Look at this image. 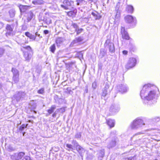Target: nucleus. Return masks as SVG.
<instances>
[{"mask_svg": "<svg viewBox=\"0 0 160 160\" xmlns=\"http://www.w3.org/2000/svg\"><path fill=\"white\" fill-rule=\"evenodd\" d=\"M57 113L55 112H54L52 115V117L53 118H55L56 117Z\"/></svg>", "mask_w": 160, "mask_h": 160, "instance_id": "0e129e2a", "label": "nucleus"}, {"mask_svg": "<svg viewBox=\"0 0 160 160\" xmlns=\"http://www.w3.org/2000/svg\"><path fill=\"white\" fill-rule=\"evenodd\" d=\"M117 12L115 16V21H118V19L120 17V11H116Z\"/></svg>", "mask_w": 160, "mask_h": 160, "instance_id": "58836bf2", "label": "nucleus"}, {"mask_svg": "<svg viewBox=\"0 0 160 160\" xmlns=\"http://www.w3.org/2000/svg\"><path fill=\"white\" fill-rule=\"evenodd\" d=\"M28 125V124H22L19 128V131H22L24 130V129L26 128Z\"/></svg>", "mask_w": 160, "mask_h": 160, "instance_id": "f704fd0d", "label": "nucleus"}, {"mask_svg": "<svg viewBox=\"0 0 160 160\" xmlns=\"http://www.w3.org/2000/svg\"><path fill=\"white\" fill-rule=\"evenodd\" d=\"M12 72L13 73V76H19V72L16 68H12Z\"/></svg>", "mask_w": 160, "mask_h": 160, "instance_id": "393cba45", "label": "nucleus"}, {"mask_svg": "<svg viewBox=\"0 0 160 160\" xmlns=\"http://www.w3.org/2000/svg\"><path fill=\"white\" fill-rule=\"evenodd\" d=\"M92 156H88L86 158V160H92Z\"/></svg>", "mask_w": 160, "mask_h": 160, "instance_id": "bf43d9fd", "label": "nucleus"}, {"mask_svg": "<svg viewBox=\"0 0 160 160\" xmlns=\"http://www.w3.org/2000/svg\"><path fill=\"white\" fill-rule=\"evenodd\" d=\"M119 108V106L118 104H113L111 106L110 108V111L112 112H118Z\"/></svg>", "mask_w": 160, "mask_h": 160, "instance_id": "ddd939ff", "label": "nucleus"}, {"mask_svg": "<svg viewBox=\"0 0 160 160\" xmlns=\"http://www.w3.org/2000/svg\"><path fill=\"white\" fill-rule=\"evenodd\" d=\"M153 86L150 84L145 85L141 91L140 96L142 99H145L148 101H150L155 98L156 92L154 90H151L152 87Z\"/></svg>", "mask_w": 160, "mask_h": 160, "instance_id": "f257e3e1", "label": "nucleus"}, {"mask_svg": "<svg viewBox=\"0 0 160 160\" xmlns=\"http://www.w3.org/2000/svg\"><path fill=\"white\" fill-rule=\"evenodd\" d=\"M36 38V36H35L34 35H32V34L31 35V36H30V37H29V38L30 39H32L34 40Z\"/></svg>", "mask_w": 160, "mask_h": 160, "instance_id": "5fc2aeb1", "label": "nucleus"}, {"mask_svg": "<svg viewBox=\"0 0 160 160\" xmlns=\"http://www.w3.org/2000/svg\"><path fill=\"white\" fill-rule=\"evenodd\" d=\"M31 35V34L28 32H26L25 33V35L29 38L30 36Z\"/></svg>", "mask_w": 160, "mask_h": 160, "instance_id": "4d7b16f0", "label": "nucleus"}, {"mask_svg": "<svg viewBox=\"0 0 160 160\" xmlns=\"http://www.w3.org/2000/svg\"><path fill=\"white\" fill-rule=\"evenodd\" d=\"M33 53L29 52H25L24 53V56L26 60L29 61L31 59Z\"/></svg>", "mask_w": 160, "mask_h": 160, "instance_id": "dca6fc26", "label": "nucleus"}, {"mask_svg": "<svg viewBox=\"0 0 160 160\" xmlns=\"http://www.w3.org/2000/svg\"><path fill=\"white\" fill-rule=\"evenodd\" d=\"M6 29L7 30V32L6 33L7 36H10L12 34V32L13 29V25H10L7 24L6 25Z\"/></svg>", "mask_w": 160, "mask_h": 160, "instance_id": "f8f14e48", "label": "nucleus"}, {"mask_svg": "<svg viewBox=\"0 0 160 160\" xmlns=\"http://www.w3.org/2000/svg\"><path fill=\"white\" fill-rule=\"evenodd\" d=\"M104 46L106 47H107L109 49V52L112 53L115 52V48L113 43L111 42L109 39H107L106 40Z\"/></svg>", "mask_w": 160, "mask_h": 160, "instance_id": "39448f33", "label": "nucleus"}, {"mask_svg": "<svg viewBox=\"0 0 160 160\" xmlns=\"http://www.w3.org/2000/svg\"><path fill=\"white\" fill-rule=\"evenodd\" d=\"M67 90L69 94H70L71 92H72V90H71L70 88H68L67 89Z\"/></svg>", "mask_w": 160, "mask_h": 160, "instance_id": "13d9d810", "label": "nucleus"}, {"mask_svg": "<svg viewBox=\"0 0 160 160\" xmlns=\"http://www.w3.org/2000/svg\"><path fill=\"white\" fill-rule=\"evenodd\" d=\"M63 39L61 38H58L56 41V43L58 45H59L61 44L63 42Z\"/></svg>", "mask_w": 160, "mask_h": 160, "instance_id": "7c9ffc66", "label": "nucleus"}, {"mask_svg": "<svg viewBox=\"0 0 160 160\" xmlns=\"http://www.w3.org/2000/svg\"><path fill=\"white\" fill-rule=\"evenodd\" d=\"M25 154V153L23 152L15 153L11 155L10 158L12 160H19L22 158Z\"/></svg>", "mask_w": 160, "mask_h": 160, "instance_id": "423d86ee", "label": "nucleus"}, {"mask_svg": "<svg viewBox=\"0 0 160 160\" xmlns=\"http://www.w3.org/2000/svg\"><path fill=\"white\" fill-rule=\"evenodd\" d=\"M5 49L3 48L0 47V58L2 57L4 54Z\"/></svg>", "mask_w": 160, "mask_h": 160, "instance_id": "ea45409f", "label": "nucleus"}, {"mask_svg": "<svg viewBox=\"0 0 160 160\" xmlns=\"http://www.w3.org/2000/svg\"><path fill=\"white\" fill-rule=\"evenodd\" d=\"M27 28V26L25 25H22V29L23 30H25Z\"/></svg>", "mask_w": 160, "mask_h": 160, "instance_id": "6e6d98bb", "label": "nucleus"}, {"mask_svg": "<svg viewBox=\"0 0 160 160\" xmlns=\"http://www.w3.org/2000/svg\"><path fill=\"white\" fill-rule=\"evenodd\" d=\"M72 143L76 148V150L78 152L80 156L82 157V154L85 152L84 149L79 145L78 142L75 140H72Z\"/></svg>", "mask_w": 160, "mask_h": 160, "instance_id": "20e7f679", "label": "nucleus"}, {"mask_svg": "<svg viewBox=\"0 0 160 160\" xmlns=\"http://www.w3.org/2000/svg\"><path fill=\"white\" fill-rule=\"evenodd\" d=\"M116 138H114V139H113L109 143V144L108 145V147L110 148H112L113 147H114L116 144Z\"/></svg>", "mask_w": 160, "mask_h": 160, "instance_id": "a211bd4d", "label": "nucleus"}, {"mask_svg": "<svg viewBox=\"0 0 160 160\" xmlns=\"http://www.w3.org/2000/svg\"><path fill=\"white\" fill-rule=\"evenodd\" d=\"M12 80L14 83H18L19 81V76H13Z\"/></svg>", "mask_w": 160, "mask_h": 160, "instance_id": "c85d7f7f", "label": "nucleus"}, {"mask_svg": "<svg viewBox=\"0 0 160 160\" xmlns=\"http://www.w3.org/2000/svg\"><path fill=\"white\" fill-rule=\"evenodd\" d=\"M49 49L50 51L53 53H54L56 49V46L55 44L52 45L50 47Z\"/></svg>", "mask_w": 160, "mask_h": 160, "instance_id": "2f4dec72", "label": "nucleus"}, {"mask_svg": "<svg viewBox=\"0 0 160 160\" xmlns=\"http://www.w3.org/2000/svg\"><path fill=\"white\" fill-rule=\"evenodd\" d=\"M33 16L34 15L33 13L31 11L29 12L28 13V16L27 18L28 22H30L33 18Z\"/></svg>", "mask_w": 160, "mask_h": 160, "instance_id": "4be33fe9", "label": "nucleus"}, {"mask_svg": "<svg viewBox=\"0 0 160 160\" xmlns=\"http://www.w3.org/2000/svg\"><path fill=\"white\" fill-rule=\"evenodd\" d=\"M25 132H23L22 134H23V135L24 136L25 134Z\"/></svg>", "mask_w": 160, "mask_h": 160, "instance_id": "774afa93", "label": "nucleus"}, {"mask_svg": "<svg viewBox=\"0 0 160 160\" xmlns=\"http://www.w3.org/2000/svg\"><path fill=\"white\" fill-rule=\"evenodd\" d=\"M145 125L143 121L141 119L137 118L134 120L131 124V128L137 129L141 128Z\"/></svg>", "mask_w": 160, "mask_h": 160, "instance_id": "f03ea898", "label": "nucleus"}, {"mask_svg": "<svg viewBox=\"0 0 160 160\" xmlns=\"http://www.w3.org/2000/svg\"><path fill=\"white\" fill-rule=\"evenodd\" d=\"M107 123L110 128H112L114 126L115 121L114 120L109 119L107 120Z\"/></svg>", "mask_w": 160, "mask_h": 160, "instance_id": "6ab92c4d", "label": "nucleus"}, {"mask_svg": "<svg viewBox=\"0 0 160 160\" xmlns=\"http://www.w3.org/2000/svg\"><path fill=\"white\" fill-rule=\"evenodd\" d=\"M22 160H32L28 156H25L22 159Z\"/></svg>", "mask_w": 160, "mask_h": 160, "instance_id": "09e8293b", "label": "nucleus"}, {"mask_svg": "<svg viewBox=\"0 0 160 160\" xmlns=\"http://www.w3.org/2000/svg\"><path fill=\"white\" fill-rule=\"evenodd\" d=\"M109 87V84L108 82H106L105 84L104 88L102 89V97L105 98L108 93V89Z\"/></svg>", "mask_w": 160, "mask_h": 160, "instance_id": "9d476101", "label": "nucleus"}, {"mask_svg": "<svg viewBox=\"0 0 160 160\" xmlns=\"http://www.w3.org/2000/svg\"><path fill=\"white\" fill-rule=\"evenodd\" d=\"M77 5H82V4H86L87 3L84 0H77Z\"/></svg>", "mask_w": 160, "mask_h": 160, "instance_id": "a878e982", "label": "nucleus"}, {"mask_svg": "<svg viewBox=\"0 0 160 160\" xmlns=\"http://www.w3.org/2000/svg\"><path fill=\"white\" fill-rule=\"evenodd\" d=\"M58 110L60 112L63 113L65 111V108H62L60 109H58Z\"/></svg>", "mask_w": 160, "mask_h": 160, "instance_id": "8fccbe9b", "label": "nucleus"}, {"mask_svg": "<svg viewBox=\"0 0 160 160\" xmlns=\"http://www.w3.org/2000/svg\"><path fill=\"white\" fill-rule=\"evenodd\" d=\"M8 151L9 152L13 151L14 150V149L11 147V146H9L8 148Z\"/></svg>", "mask_w": 160, "mask_h": 160, "instance_id": "de8ad7c7", "label": "nucleus"}, {"mask_svg": "<svg viewBox=\"0 0 160 160\" xmlns=\"http://www.w3.org/2000/svg\"><path fill=\"white\" fill-rule=\"evenodd\" d=\"M126 10L128 13H132L134 11V8L131 5H128L126 8Z\"/></svg>", "mask_w": 160, "mask_h": 160, "instance_id": "aec40b11", "label": "nucleus"}, {"mask_svg": "<svg viewBox=\"0 0 160 160\" xmlns=\"http://www.w3.org/2000/svg\"><path fill=\"white\" fill-rule=\"evenodd\" d=\"M72 25L73 26V28L75 29V31H76V29H77L79 28L78 26L76 23H72Z\"/></svg>", "mask_w": 160, "mask_h": 160, "instance_id": "49530a36", "label": "nucleus"}, {"mask_svg": "<svg viewBox=\"0 0 160 160\" xmlns=\"http://www.w3.org/2000/svg\"><path fill=\"white\" fill-rule=\"evenodd\" d=\"M92 88L94 89H95L97 87V83L95 81L92 83Z\"/></svg>", "mask_w": 160, "mask_h": 160, "instance_id": "864d4df0", "label": "nucleus"}, {"mask_svg": "<svg viewBox=\"0 0 160 160\" xmlns=\"http://www.w3.org/2000/svg\"><path fill=\"white\" fill-rule=\"evenodd\" d=\"M128 52L126 50H124L122 51V53L124 55H127L128 53Z\"/></svg>", "mask_w": 160, "mask_h": 160, "instance_id": "680f3d73", "label": "nucleus"}, {"mask_svg": "<svg viewBox=\"0 0 160 160\" xmlns=\"http://www.w3.org/2000/svg\"><path fill=\"white\" fill-rule=\"evenodd\" d=\"M72 55H70L69 54H67L64 56H62V57L67 58L68 59H69V58H71V57H72Z\"/></svg>", "mask_w": 160, "mask_h": 160, "instance_id": "603ef678", "label": "nucleus"}, {"mask_svg": "<svg viewBox=\"0 0 160 160\" xmlns=\"http://www.w3.org/2000/svg\"><path fill=\"white\" fill-rule=\"evenodd\" d=\"M117 90L122 93L126 92L128 90V88L127 85L125 84H119L117 86Z\"/></svg>", "mask_w": 160, "mask_h": 160, "instance_id": "0eeeda50", "label": "nucleus"}, {"mask_svg": "<svg viewBox=\"0 0 160 160\" xmlns=\"http://www.w3.org/2000/svg\"><path fill=\"white\" fill-rule=\"evenodd\" d=\"M43 33L45 35L49 33V31L47 30H44L43 31Z\"/></svg>", "mask_w": 160, "mask_h": 160, "instance_id": "052dcab7", "label": "nucleus"}, {"mask_svg": "<svg viewBox=\"0 0 160 160\" xmlns=\"http://www.w3.org/2000/svg\"><path fill=\"white\" fill-rule=\"evenodd\" d=\"M25 95V93L24 92H19L17 94L16 96V99L17 101H19L21 98H23Z\"/></svg>", "mask_w": 160, "mask_h": 160, "instance_id": "f3484780", "label": "nucleus"}, {"mask_svg": "<svg viewBox=\"0 0 160 160\" xmlns=\"http://www.w3.org/2000/svg\"><path fill=\"white\" fill-rule=\"evenodd\" d=\"M125 22L130 25L132 27H134L137 23V20L135 17L131 15H127L124 17Z\"/></svg>", "mask_w": 160, "mask_h": 160, "instance_id": "7ed1b4c3", "label": "nucleus"}, {"mask_svg": "<svg viewBox=\"0 0 160 160\" xmlns=\"http://www.w3.org/2000/svg\"><path fill=\"white\" fill-rule=\"evenodd\" d=\"M89 2H90V3L92 2L94 0H87Z\"/></svg>", "mask_w": 160, "mask_h": 160, "instance_id": "69168bd1", "label": "nucleus"}, {"mask_svg": "<svg viewBox=\"0 0 160 160\" xmlns=\"http://www.w3.org/2000/svg\"><path fill=\"white\" fill-rule=\"evenodd\" d=\"M66 66L67 67L69 68H76V66L75 64V62H68L66 64Z\"/></svg>", "mask_w": 160, "mask_h": 160, "instance_id": "412c9836", "label": "nucleus"}, {"mask_svg": "<svg viewBox=\"0 0 160 160\" xmlns=\"http://www.w3.org/2000/svg\"><path fill=\"white\" fill-rule=\"evenodd\" d=\"M120 3L119 2H118L116 5V7H115V10L116 11H120L119 10V8L120 6Z\"/></svg>", "mask_w": 160, "mask_h": 160, "instance_id": "3c124183", "label": "nucleus"}, {"mask_svg": "<svg viewBox=\"0 0 160 160\" xmlns=\"http://www.w3.org/2000/svg\"><path fill=\"white\" fill-rule=\"evenodd\" d=\"M56 108V105H52L51 106V108L48 110V112L49 114H51L53 112L54 110Z\"/></svg>", "mask_w": 160, "mask_h": 160, "instance_id": "bb28decb", "label": "nucleus"}, {"mask_svg": "<svg viewBox=\"0 0 160 160\" xmlns=\"http://www.w3.org/2000/svg\"><path fill=\"white\" fill-rule=\"evenodd\" d=\"M105 155V150L102 149L99 150L98 153V158L100 160H102Z\"/></svg>", "mask_w": 160, "mask_h": 160, "instance_id": "2eb2a0df", "label": "nucleus"}, {"mask_svg": "<svg viewBox=\"0 0 160 160\" xmlns=\"http://www.w3.org/2000/svg\"><path fill=\"white\" fill-rule=\"evenodd\" d=\"M83 38L82 37H79L75 38L73 40L71 43V45L72 46H73L76 44L80 43L83 41Z\"/></svg>", "mask_w": 160, "mask_h": 160, "instance_id": "4468645a", "label": "nucleus"}, {"mask_svg": "<svg viewBox=\"0 0 160 160\" xmlns=\"http://www.w3.org/2000/svg\"><path fill=\"white\" fill-rule=\"evenodd\" d=\"M19 8L21 12H24L28 9V6H27L20 5Z\"/></svg>", "mask_w": 160, "mask_h": 160, "instance_id": "b1692460", "label": "nucleus"}, {"mask_svg": "<svg viewBox=\"0 0 160 160\" xmlns=\"http://www.w3.org/2000/svg\"><path fill=\"white\" fill-rule=\"evenodd\" d=\"M121 33L122 37L123 39L126 40H129L130 37L128 32L125 31V28L122 27L121 28Z\"/></svg>", "mask_w": 160, "mask_h": 160, "instance_id": "9b49d317", "label": "nucleus"}, {"mask_svg": "<svg viewBox=\"0 0 160 160\" xmlns=\"http://www.w3.org/2000/svg\"><path fill=\"white\" fill-rule=\"evenodd\" d=\"M10 17V18H12L14 17L15 15V10L13 9L10 10L9 11Z\"/></svg>", "mask_w": 160, "mask_h": 160, "instance_id": "cd10ccee", "label": "nucleus"}, {"mask_svg": "<svg viewBox=\"0 0 160 160\" xmlns=\"http://www.w3.org/2000/svg\"><path fill=\"white\" fill-rule=\"evenodd\" d=\"M92 15L94 17L95 20L99 19L101 17V16L97 12H92Z\"/></svg>", "mask_w": 160, "mask_h": 160, "instance_id": "5701e85b", "label": "nucleus"}, {"mask_svg": "<svg viewBox=\"0 0 160 160\" xmlns=\"http://www.w3.org/2000/svg\"><path fill=\"white\" fill-rule=\"evenodd\" d=\"M65 145L67 148L71 150L74 149V148L75 147H74L73 145V146L72 145L69 144H66Z\"/></svg>", "mask_w": 160, "mask_h": 160, "instance_id": "4c0bfd02", "label": "nucleus"}, {"mask_svg": "<svg viewBox=\"0 0 160 160\" xmlns=\"http://www.w3.org/2000/svg\"><path fill=\"white\" fill-rule=\"evenodd\" d=\"M32 3L34 5L41 4L43 1L40 0H34L32 1Z\"/></svg>", "mask_w": 160, "mask_h": 160, "instance_id": "72a5a7b5", "label": "nucleus"}, {"mask_svg": "<svg viewBox=\"0 0 160 160\" xmlns=\"http://www.w3.org/2000/svg\"><path fill=\"white\" fill-rule=\"evenodd\" d=\"M81 132H78L75 135V137L77 139L80 138H81Z\"/></svg>", "mask_w": 160, "mask_h": 160, "instance_id": "37998d69", "label": "nucleus"}, {"mask_svg": "<svg viewBox=\"0 0 160 160\" xmlns=\"http://www.w3.org/2000/svg\"><path fill=\"white\" fill-rule=\"evenodd\" d=\"M136 155H134L133 156L125 158L124 160H136Z\"/></svg>", "mask_w": 160, "mask_h": 160, "instance_id": "c9c22d12", "label": "nucleus"}, {"mask_svg": "<svg viewBox=\"0 0 160 160\" xmlns=\"http://www.w3.org/2000/svg\"><path fill=\"white\" fill-rule=\"evenodd\" d=\"M63 5H61V7L65 10L68 9V7L72 6L73 2L71 0H64L63 2Z\"/></svg>", "mask_w": 160, "mask_h": 160, "instance_id": "1a4fd4ad", "label": "nucleus"}, {"mask_svg": "<svg viewBox=\"0 0 160 160\" xmlns=\"http://www.w3.org/2000/svg\"><path fill=\"white\" fill-rule=\"evenodd\" d=\"M35 101H31L30 103V105L33 109H35L37 106V104Z\"/></svg>", "mask_w": 160, "mask_h": 160, "instance_id": "473e14b6", "label": "nucleus"}, {"mask_svg": "<svg viewBox=\"0 0 160 160\" xmlns=\"http://www.w3.org/2000/svg\"><path fill=\"white\" fill-rule=\"evenodd\" d=\"M136 60L133 58H130L128 61L126 65V68L127 69H129L134 67L136 64Z\"/></svg>", "mask_w": 160, "mask_h": 160, "instance_id": "6e6552de", "label": "nucleus"}, {"mask_svg": "<svg viewBox=\"0 0 160 160\" xmlns=\"http://www.w3.org/2000/svg\"><path fill=\"white\" fill-rule=\"evenodd\" d=\"M159 120V118H156V119L155 120V121H157V122H158Z\"/></svg>", "mask_w": 160, "mask_h": 160, "instance_id": "338daca9", "label": "nucleus"}, {"mask_svg": "<svg viewBox=\"0 0 160 160\" xmlns=\"http://www.w3.org/2000/svg\"><path fill=\"white\" fill-rule=\"evenodd\" d=\"M76 12L75 11H70L67 13V15L69 16H72L75 14Z\"/></svg>", "mask_w": 160, "mask_h": 160, "instance_id": "79ce46f5", "label": "nucleus"}, {"mask_svg": "<svg viewBox=\"0 0 160 160\" xmlns=\"http://www.w3.org/2000/svg\"><path fill=\"white\" fill-rule=\"evenodd\" d=\"M83 29L82 28H78L76 30L75 32H77V35H78L80 34L82 31Z\"/></svg>", "mask_w": 160, "mask_h": 160, "instance_id": "c03bdc74", "label": "nucleus"}, {"mask_svg": "<svg viewBox=\"0 0 160 160\" xmlns=\"http://www.w3.org/2000/svg\"><path fill=\"white\" fill-rule=\"evenodd\" d=\"M23 47L24 48L27 50V52H29L30 53H33L32 48L29 46H28L26 47Z\"/></svg>", "mask_w": 160, "mask_h": 160, "instance_id": "e433bc0d", "label": "nucleus"}, {"mask_svg": "<svg viewBox=\"0 0 160 160\" xmlns=\"http://www.w3.org/2000/svg\"><path fill=\"white\" fill-rule=\"evenodd\" d=\"M100 55L102 57H104L106 54V52L103 49H102L100 50Z\"/></svg>", "mask_w": 160, "mask_h": 160, "instance_id": "a19ab883", "label": "nucleus"}, {"mask_svg": "<svg viewBox=\"0 0 160 160\" xmlns=\"http://www.w3.org/2000/svg\"><path fill=\"white\" fill-rule=\"evenodd\" d=\"M35 36H38V37H39L40 38H42V36H40V34H38V32H36L35 33Z\"/></svg>", "mask_w": 160, "mask_h": 160, "instance_id": "e2e57ef3", "label": "nucleus"}, {"mask_svg": "<svg viewBox=\"0 0 160 160\" xmlns=\"http://www.w3.org/2000/svg\"><path fill=\"white\" fill-rule=\"evenodd\" d=\"M43 22L47 24H49L52 23L51 20L49 18H44Z\"/></svg>", "mask_w": 160, "mask_h": 160, "instance_id": "c756f323", "label": "nucleus"}, {"mask_svg": "<svg viewBox=\"0 0 160 160\" xmlns=\"http://www.w3.org/2000/svg\"><path fill=\"white\" fill-rule=\"evenodd\" d=\"M44 92V89L43 88H42L38 91V93L39 94H43Z\"/></svg>", "mask_w": 160, "mask_h": 160, "instance_id": "a18cd8bd", "label": "nucleus"}]
</instances>
